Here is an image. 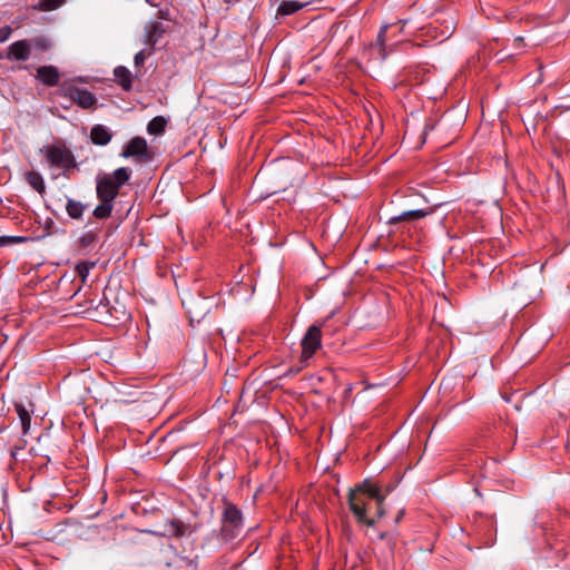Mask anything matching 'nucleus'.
Returning <instances> with one entry per match:
<instances>
[{
  "mask_svg": "<svg viewBox=\"0 0 570 570\" xmlns=\"http://www.w3.org/2000/svg\"><path fill=\"white\" fill-rule=\"evenodd\" d=\"M392 487L385 491L370 480L363 481L348 493V505L358 522L373 527L385 515L384 501Z\"/></svg>",
  "mask_w": 570,
  "mask_h": 570,
  "instance_id": "obj_1",
  "label": "nucleus"
},
{
  "mask_svg": "<svg viewBox=\"0 0 570 570\" xmlns=\"http://www.w3.org/2000/svg\"><path fill=\"white\" fill-rule=\"evenodd\" d=\"M131 177V170L127 167H120L111 174H106L97 180V197L99 200L112 202L119 194V189Z\"/></svg>",
  "mask_w": 570,
  "mask_h": 570,
  "instance_id": "obj_2",
  "label": "nucleus"
},
{
  "mask_svg": "<svg viewBox=\"0 0 570 570\" xmlns=\"http://www.w3.org/2000/svg\"><path fill=\"white\" fill-rule=\"evenodd\" d=\"M243 527L242 511L234 503L226 501L222 514L220 535L223 540L230 541L237 538L242 533Z\"/></svg>",
  "mask_w": 570,
  "mask_h": 570,
  "instance_id": "obj_3",
  "label": "nucleus"
},
{
  "mask_svg": "<svg viewBox=\"0 0 570 570\" xmlns=\"http://www.w3.org/2000/svg\"><path fill=\"white\" fill-rule=\"evenodd\" d=\"M43 151L46 159L52 167L68 170L77 166L72 153L62 144L48 146Z\"/></svg>",
  "mask_w": 570,
  "mask_h": 570,
  "instance_id": "obj_4",
  "label": "nucleus"
},
{
  "mask_svg": "<svg viewBox=\"0 0 570 570\" xmlns=\"http://www.w3.org/2000/svg\"><path fill=\"white\" fill-rule=\"evenodd\" d=\"M302 353L299 363L302 367L306 365L307 361L316 353L322 346V330L320 325H312L307 328L301 342Z\"/></svg>",
  "mask_w": 570,
  "mask_h": 570,
  "instance_id": "obj_5",
  "label": "nucleus"
},
{
  "mask_svg": "<svg viewBox=\"0 0 570 570\" xmlns=\"http://www.w3.org/2000/svg\"><path fill=\"white\" fill-rule=\"evenodd\" d=\"M61 94L76 102L82 109H90L96 106V96L87 89L76 87L71 83H63L61 86Z\"/></svg>",
  "mask_w": 570,
  "mask_h": 570,
  "instance_id": "obj_6",
  "label": "nucleus"
},
{
  "mask_svg": "<svg viewBox=\"0 0 570 570\" xmlns=\"http://www.w3.org/2000/svg\"><path fill=\"white\" fill-rule=\"evenodd\" d=\"M124 158H137L139 160L148 158V145L145 138H131L121 151Z\"/></svg>",
  "mask_w": 570,
  "mask_h": 570,
  "instance_id": "obj_7",
  "label": "nucleus"
},
{
  "mask_svg": "<svg viewBox=\"0 0 570 570\" xmlns=\"http://www.w3.org/2000/svg\"><path fill=\"white\" fill-rule=\"evenodd\" d=\"M31 55V43L28 40H18L12 42L7 51V59L16 61H26Z\"/></svg>",
  "mask_w": 570,
  "mask_h": 570,
  "instance_id": "obj_8",
  "label": "nucleus"
},
{
  "mask_svg": "<svg viewBox=\"0 0 570 570\" xmlns=\"http://www.w3.org/2000/svg\"><path fill=\"white\" fill-rule=\"evenodd\" d=\"M164 32L165 28L163 22L150 21L145 26L142 42L153 49L154 46L158 42V40L161 38Z\"/></svg>",
  "mask_w": 570,
  "mask_h": 570,
  "instance_id": "obj_9",
  "label": "nucleus"
},
{
  "mask_svg": "<svg viewBox=\"0 0 570 570\" xmlns=\"http://www.w3.org/2000/svg\"><path fill=\"white\" fill-rule=\"evenodd\" d=\"M36 78L45 86L53 87L58 85L60 73L58 68L55 66H42L37 69Z\"/></svg>",
  "mask_w": 570,
  "mask_h": 570,
  "instance_id": "obj_10",
  "label": "nucleus"
},
{
  "mask_svg": "<svg viewBox=\"0 0 570 570\" xmlns=\"http://www.w3.org/2000/svg\"><path fill=\"white\" fill-rule=\"evenodd\" d=\"M90 307L87 308L86 313L88 316L97 322H108L109 317H112L111 309L109 308V303L104 302L102 299L94 305V301L90 302Z\"/></svg>",
  "mask_w": 570,
  "mask_h": 570,
  "instance_id": "obj_11",
  "label": "nucleus"
},
{
  "mask_svg": "<svg viewBox=\"0 0 570 570\" xmlns=\"http://www.w3.org/2000/svg\"><path fill=\"white\" fill-rule=\"evenodd\" d=\"M166 533L177 538L189 535L195 531L190 524L184 523L179 519H173L165 524Z\"/></svg>",
  "mask_w": 570,
  "mask_h": 570,
  "instance_id": "obj_12",
  "label": "nucleus"
},
{
  "mask_svg": "<svg viewBox=\"0 0 570 570\" xmlns=\"http://www.w3.org/2000/svg\"><path fill=\"white\" fill-rule=\"evenodd\" d=\"M432 213V209H414L403 212L400 215L389 218L387 224L394 225L403 222H413L426 217Z\"/></svg>",
  "mask_w": 570,
  "mask_h": 570,
  "instance_id": "obj_13",
  "label": "nucleus"
},
{
  "mask_svg": "<svg viewBox=\"0 0 570 570\" xmlns=\"http://www.w3.org/2000/svg\"><path fill=\"white\" fill-rule=\"evenodd\" d=\"M112 138V132L104 125H95L90 131L92 144L106 146Z\"/></svg>",
  "mask_w": 570,
  "mask_h": 570,
  "instance_id": "obj_14",
  "label": "nucleus"
},
{
  "mask_svg": "<svg viewBox=\"0 0 570 570\" xmlns=\"http://www.w3.org/2000/svg\"><path fill=\"white\" fill-rule=\"evenodd\" d=\"M14 410L18 414L21 424L22 434L26 435L30 431L31 415L33 413V409L28 410L23 404L16 403Z\"/></svg>",
  "mask_w": 570,
  "mask_h": 570,
  "instance_id": "obj_15",
  "label": "nucleus"
},
{
  "mask_svg": "<svg viewBox=\"0 0 570 570\" xmlns=\"http://www.w3.org/2000/svg\"><path fill=\"white\" fill-rule=\"evenodd\" d=\"M24 179L40 195L46 193L45 180L38 171H27L24 174Z\"/></svg>",
  "mask_w": 570,
  "mask_h": 570,
  "instance_id": "obj_16",
  "label": "nucleus"
},
{
  "mask_svg": "<svg viewBox=\"0 0 570 570\" xmlns=\"http://www.w3.org/2000/svg\"><path fill=\"white\" fill-rule=\"evenodd\" d=\"M114 75L124 90L131 88V73L126 67L119 66L115 68Z\"/></svg>",
  "mask_w": 570,
  "mask_h": 570,
  "instance_id": "obj_17",
  "label": "nucleus"
},
{
  "mask_svg": "<svg viewBox=\"0 0 570 570\" xmlns=\"http://www.w3.org/2000/svg\"><path fill=\"white\" fill-rule=\"evenodd\" d=\"M166 125L167 120L161 116H157L148 122L147 131L149 135H160L165 131Z\"/></svg>",
  "mask_w": 570,
  "mask_h": 570,
  "instance_id": "obj_18",
  "label": "nucleus"
},
{
  "mask_svg": "<svg viewBox=\"0 0 570 570\" xmlns=\"http://www.w3.org/2000/svg\"><path fill=\"white\" fill-rule=\"evenodd\" d=\"M114 208L112 202L100 200V204L94 209V216L98 219H106L110 217Z\"/></svg>",
  "mask_w": 570,
  "mask_h": 570,
  "instance_id": "obj_19",
  "label": "nucleus"
},
{
  "mask_svg": "<svg viewBox=\"0 0 570 570\" xmlns=\"http://www.w3.org/2000/svg\"><path fill=\"white\" fill-rule=\"evenodd\" d=\"M302 8L303 4L297 1H283L277 9V13L282 16H289L297 12Z\"/></svg>",
  "mask_w": 570,
  "mask_h": 570,
  "instance_id": "obj_20",
  "label": "nucleus"
},
{
  "mask_svg": "<svg viewBox=\"0 0 570 570\" xmlns=\"http://www.w3.org/2000/svg\"><path fill=\"white\" fill-rule=\"evenodd\" d=\"M85 206L77 200L68 199L66 210L71 218L79 219L83 214Z\"/></svg>",
  "mask_w": 570,
  "mask_h": 570,
  "instance_id": "obj_21",
  "label": "nucleus"
},
{
  "mask_svg": "<svg viewBox=\"0 0 570 570\" xmlns=\"http://www.w3.org/2000/svg\"><path fill=\"white\" fill-rule=\"evenodd\" d=\"M28 41L29 43H31V49L35 48L36 50L42 52L49 50L51 47V41L49 40V38L43 36L35 37Z\"/></svg>",
  "mask_w": 570,
  "mask_h": 570,
  "instance_id": "obj_22",
  "label": "nucleus"
},
{
  "mask_svg": "<svg viewBox=\"0 0 570 570\" xmlns=\"http://www.w3.org/2000/svg\"><path fill=\"white\" fill-rule=\"evenodd\" d=\"M95 266V263L91 262H81L77 264L76 271L78 276L81 278V282L85 283L86 278L90 272V269Z\"/></svg>",
  "mask_w": 570,
  "mask_h": 570,
  "instance_id": "obj_23",
  "label": "nucleus"
},
{
  "mask_svg": "<svg viewBox=\"0 0 570 570\" xmlns=\"http://www.w3.org/2000/svg\"><path fill=\"white\" fill-rule=\"evenodd\" d=\"M65 0H40L38 3V8L41 11H51L59 8Z\"/></svg>",
  "mask_w": 570,
  "mask_h": 570,
  "instance_id": "obj_24",
  "label": "nucleus"
},
{
  "mask_svg": "<svg viewBox=\"0 0 570 570\" xmlns=\"http://www.w3.org/2000/svg\"><path fill=\"white\" fill-rule=\"evenodd\" d=\"M151 55V49L149 51L140 50L135 55L134 61L136 67H141L145 63V60L148 56Z\"/></svg>",
  "mask_w": 570,
  "mask_h": 570,
  "instance_id": "obj_25",
  "label": "nucleus"
},
{
  "mask_svg": "<svg viewBox=\"0 0 570 570\" xmlns=\"http://www.w3.org/2000/svg\"><path fill=\"white\" fill-rule=\"evenodd\" d=\"M386 29H387V26L382 27V29L380 30V32L377 35V45L380 47V53H381L382 59L385 58V53L383 52V49H384V37H385Z\"/></svg>",
  "mask_w": 570,
  "mask_h": 570,
  "instance_id": "obj_26",
  "label": "nucleus"
},
{
  "mask_svg": "<svg viewBox=\"0 0 570 570\" xmlns=\"http://www.w3.org/2000/svg\"><path fill=\"white\" fill-rule=\"evenodd\" d=\"M12 33V29L10 26H4L0 28V43L4 42L9 39Z\"/></svg>",
  "mask_w": 570,
  "mask_h": 570,
  "instance_id": "obj_27",
  "label": "nucleus"
},
{
  "mask_svg": "<svg viewBox=\"0 0 570 570\" xmlns=\"http://www.w3.org/2000/svg\"><path fill=\"white\" fill-rule=\"evenodd\" d=\"M22 239L23 238H20V237H0V245H4L7 243H12V242H20Z\"/></svg>",
  "mask_w": 570,
  "mask_h": 570,
  "instance_id": "obj_28",
  "label": "nucleus"
},
{
  "mask_svg": "<svg viewBox=\"0 0 570 570\" xmlns=\"http://www.w3.org/2000/svg\"><path fill=\"white\" fill-rule=\"evenodd\" d=\"M404 514H405V510L404 509L400 510L395 518V523H399L402 520V518L404 517Z\"/></svg>",
  "mask_w": 570,
  "mask_h": 570,
  "instance_id": "obj_29",
  "label": "nucleus"
},
{
  "mask_svg": "<svg viewBox=\"0 0 570 570\" xmlns=\"http://www.w3.org/2000/svg\"><path fill=\"white\" fill-rule=\"evenodd\" d=\"M522 41H523V39L521 37H518L514 39V42H517L518 45H521Z\"/></svg>",
  "mask_w": 570,
  "mask_h": 570,
  "instance_id": "obj_30",
  "label": "nucleus"
},
{
  "mask_svg": "<svg viewBox=\"0 0 570 570\" xmlns=\"http://www.w3.org/2000/svg\"><path fill=\"white\" fill-rule=\"evenodd\" d=\"M567 109H570V106H569V107H567Z\"/></svg>",
  "mask_w": 570,
  "mask_h": 570,
  "instance_id": "obj_31",
  "label": "nucleus"
}]
</instances>
